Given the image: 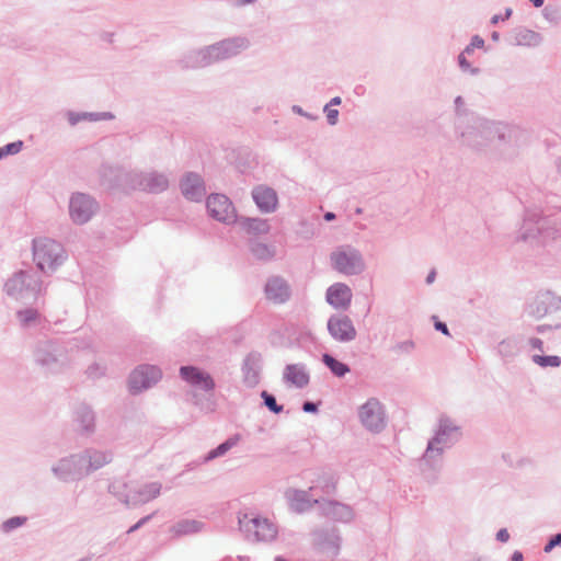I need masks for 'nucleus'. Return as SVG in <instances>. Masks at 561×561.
<instances>
[{
  "label": "nucleus",
  "instance_id": "obj_1",
  "mask_svg": "<svg viewBox=\"0 0 561 561\" xmlns=\"http://www.w3.org/2000/svg\"><path fill=\"white\" fill-rule=\"evenodd\" d=\"M460 144L479 154H491L496 144H511L524 136V131L513 125L485 117H471L466 124L457 125Z\"/></svg>",
  "mask_w": 561,
  "mask_h": 561
},
{
  "label": "nucleus",
  "instance_id": "obj_2",
  "mask_svg": "<svg viewBox=\"0 0 561 561\" xmlns=\"http://www.w3.org/2000/svg\"><path fill=\"white\" fill-rule=\"evenodd\" d=\"M113 175L108 180V187L138 190L149 194H160L169 188L170 180L167 173L157 170L124 171L118 168H104L103 178Z\"/></svg>",
  "mask_w": 561,
  "mask_h": 561
},
{
  "label": "nucleus",
  "instance_id": "obj_3",
  "mask_svg": "<svg viewBox=\"0 0 561 561\" xmlns=\"http://www.w3.org/2000/svg\"><path fill=\"white\" fill-rule=\"evenodd\" d=\"M542 214L543 210L538 207H527L525 209L523 225L518 234L519 240L543 244L559 236L560 228L557 222Z\"/></svg>",
  "mask_w": 561,
  "mask_h": 561
},
{
  "label": "nucleus",
  "instance_id": "obj_4",
  "mask_svg": "<svg viewBox=\"0 0 561 561\" xmlns=\"http://www.w3.org/2000/svg\"><path fill=\"white\" fill-rule=\"evenodd\" d=\"M460 428L448 416H440L435 436L428 442L423 459L431 462L440 457L445 448L451 447L460 437Z\"/></svg>",
  "mask_w": 561,
  "mask_h": 561
},
{
  "label": "nucleus",
  "instance_id": "obj_5",
  "mask_svg": "<svg viewBox=\"0 0 561 561\" xmlns=\"http://www.w3.org/2000/svg\"><path fill=\"white\" fill-rule=\"evenodd\" d=\"M330 263L333 270L346 276L359 275L366 268L363 254L352 245H341L332 251Z\"/></svg>",
  "mask_w": 561,
  "mask_h": 561
},
{
  "label": "nucleus",
  "instance_id": "obj_6",
  "mask_svg": "<svg viewBox=\"0 0 561 561\" xmlns=\"http://www.w3.org/2000/svg\"><path fill=\"white\" fill-rule=\"evenodd\" d=\"M66 259L62 245L48 238L37 240V270L50 274L60 266Z\"/></svg>",
  "mask_w": 561,
  "mask_h": 561
},
{
  "label": "nucleus",
  "instance_id": "obj_7",
  "mask_svg": "<svg viewBox=\"0 0 561 561\" xmlns=\"http://www.w3.org/2000/svg\"><path fill=\"white\" fill-rule=\"evenodd\" d=\"M34 284L33 275L30 272L19 271L5 280L3 290L11 299L26 304L35 298Z\"/></svg>",
  "mask_w": 561,
  "mask_h": 561
},
{
  "label": "nucleus",
  "instance_id": "obj_8",
  "mask_svg": "<svg viewBox=\"0 0 561 561\" xmlns=\"http://www.w3.org/2000/svg\"><path fill=\"white\" fill-rule=\"evenodd\" d=\"M239 526L249 541H271L277 535L276 527L268 519L248 514L239 517Z\"/></svg>",
  "mask_w": 561,
  "mask_h": 561
},
{
  "label": "nucleus",
  "instance_id": "obj_9",
  "mask_svg": "<svg viewBox=\"0 0 561 561\" xmlns=\"http://www.w3.org/2000/svg\"><path fill=\"white\" fill-rule=\"evenodd\" d=\"M362 425L371 433H380L387 425L383 405L377 398H369L358 409Z\"/></svg>",
  "mask_w": 561,
  "mask_h": 561
},
{
  "label": "nucleus",
  "instance_id": "obj_10",
  "mask_svg": "<svg viewBox=\"0 0 561 561\" xmlns=\"http://www.w3.org/2000/svg\"><path fill=\"white\" fill-rule=\"evenodd\" d=\"M99 203L89 194L76 192L69 199V215L77 225H84L98 213Z\"/></svg>",
  "mask_w": 561,
  "mask_h": 561
},
{
  "label": "nucleus",
  "instance_id": "obj_11",
  "mask_svg": "<svg viewBox=\"0 0 561 561\" xmlns=\"http://www.w3.org/2000/svg\"><path fill=\"white\" fill-rule=\"evenodd\" d=\"M51 472L57 479L64 482L79 481L87 477V469L83 467V460L80 454L61 458L51 467Z\"/></svg>",
  "mask_w": 561,
  "mask_h": 561
},
{
  "label": "nucleus",
  "instance_id": "obj_12",
  "mask_svg": "<svg viewBox=\"0 0 561 561\" xmlns=\"http://www.w3.org/2000/svg\"><path fill=\"white\" fill-rule=\"evenodd\" d=\"M162 377L159 367L153 365H139L129 375L128 385L131 393H139L156 385Z\"/></svg>",
  "mask_w": 561,
  "mask_h": 561
},
{
  "label": "nucleus",
  "instance_id": "obj_13",
  "mask_svg": "<svg viewBox=\"0 0 561 561\" xmlns=\"http://www.w3.org/2000/svg\"><path fill=\"white\" fill-rule=\"evenodd\" d=\"M213 62L222 61L239 55L250 46L249 38L234 36L208 45Z\"/></svg>",
  "mask_w": 561,
  "mask_h": 561
},
{
  "label": "nucleus",
  "instance_id": "obj_14",
  "mask_svg": "<svg viewBox=\"0 0 561 561\" xmlns=\"http://www.w3.org/2000/svg\"><path fill=\"white\" fill-rule=\"evenodd\" d=\"M208 214L215 220L230 225L236 222L237 214L232 202L224 194H211L207 197Z\"/></svg>",
  "mask_w": 561,
  "mask_h": 561
},
{
  "label": "nucleus",
  "instance_id": "obj_15",
  "mask_svg": "<svg viewBox=\"0 0 561 561\" xmlns=\"http://www.w3.org/2000/svg\"><path fill=\"white\" fill-rule=\"evenodd\" d=\"M559 310H561V297L549 290L538 293L526 307L527 314L535 319H541Z\"/></svg>",
  "mask_w": 561,
  "mask_h": 561
},
{
  "label": "nucleus",
  "instance_id": "obj_16",
  "mask_svg": "<svg viewBox=\"0 0 561 561\" xmlns=\"http://www.w3.org/2000/svg\"><path fill=\"white\" fill-rule=\"evenodd\" d=\"M313 545L321 552L335 558L341 549L342 538L336 527L320 528L312 531Z\"/></svg>",
  "mask_w": 561,
  "mask_h": 561
},
{
  "label": "nucleus",
  "instance_id": "obj_17",
  "mask_svg": "<svg viewBox=\"0 0 561 561\" xmlns=\"http://www.w3.org/2000/svg\"><path fill=\"white\" fill-rule=\"evenodd\" d=\"M328 331L337 342L347 343L355 340L357 331L346 314H333L328 320Z\"/></svg>",
  "mask_w": 561,
  "mask_h": 561
},
{
  "label": "nucleus",
  "instance_id": "obj_18",
  "mask_svg": "<svg viewBox=\"0 0 561 561\" xmlns=\"http://www.w3.org/2000/svg\"><path fill=\"white\" fill-rule=\"evenodd\" d=\"M323 516L340 523H351L355 517L354 510L344 503L332 500H314Z\"/></svg>",
  "mask_w": 561,
  "mask_h": 561
},
{
  "label": "nucleus",
  "instance_id": "obj_19",
  "mask_svg": "<svg viewBox=\"0 0 561 561\" xmlns=\"http://www.w3.org/2000/svg\"><path fill=\"white\" fill-rule=\"evenodd\" d=\"M179 373L185 382L205 392H211L216 387L214 378L198 367L181 366Z\"/></svg>",
  "mask_w": 561,
  "mask_h": 561
},
{
  "label": "nucleus",
  "instance_id": "obj_20",
  "mask_svg": "<svg viewBox=\"0 0 561 561\" xmlns=\"http://www.w3.org/2000/svg\"><path fill=\"white\" fill-rule=\"evenodd\" d=\"M182 195L192 202H201L206 195L203 178L195 172H186L180 181Z\"/></svg>",
  "mask_w": 561,
  "mask_h": 561
},
{
  "label": "nucleus",
  "instance_id": "obj_21",
  "mask_svg": "<svg viewBox=\"0 0 561 561\" xmlns=\"http://www.w3.org/2000/svg\"><path fill=\"white\" fill-rule=\"evenodd\" d=\"M264 294L267 300L275 305L285 304L291 296L289 284L282 276H271L267 278Z\"/></svg>",
  "mask_w": 561,
  "mask_h": 561
},
{
  "label": "nucleus",
  "instance_id": "obj_22",
  "mask_svg": "<svg viewBox=\"0 0 561 561\" xmlns=\"http://www.w3.org/2000/svg\"><path fill=\"white\" fill-rule=\"evenodd\" d=\"M252 198L261 213L271 214L277 209L278 196L274 188L257 185L252 190Z\"/></svg>",
  "mask_w": 561,
  "mask_h": 561
},
{
  "label": "nucleus",
  "instance_id": "obj_23",
  "mask_svg": "<svg viewBox=\"0 0 561 561\" xmlns=\"http://www.w3.org/2000/svg\"><path fill=\"white\" fill-rule=\"evenodd\" d=\"M352 290L344 283H335L327 289L325 299L337 310H347L352 302Z\"/></svg>",
  "mask_w": 561,
  "mask_h": 561
},
{
  "label": "nucleus",
  "instance_id": "obj_24",
  "mask_svg": "<svg viewBox=\"0 0 561 561\" xmlns=\"http://www.w3.org/2000/svg\"><path fill=\"white\" fill-rule=\"evenodd\" d=\"M262 368V355L259 352H250L242 365L244 383L253 388L260 382V371Z\"/></svg>",
  "mask_w": 561,
  "mask_h": 561
},
{
  "label": "nucleus",
  "instance_id": "obj_25",
  "mask_svg": "<svg viewBox=\"0 0 561 561\" xmlns=\"http://www.w3.org/2000/svg\"><path fill=\"white\" fill-rule=\"evenodd\" d=\"M80 457L83 460V467L87 469V476L110 463L113 459L111 451L93 448H89L80 453Z\"/></svg>",
  "mask_w": 561,
  "mask_h": 561
},
{
  "label": "nucleus",
  "instance_id": "obj_26",
  "mask_svg": "<svg viewBox=\"0 0 561 561\" xmlns=\"http://www.w3.org/2000/svg\"><path fill=\"white\" fill-rule=\"evenodd\" d=\"M283 379L286 383L302 389L310 382V375L305 364H288L283 371Z\"/></svg>",
  "mask_w": 561,
  "mask_h": 561
},
{
  "label": "nucleus",
  "instance_id": "obj_27",
  "mask_svg": "<svg viewBox=\"0 0 561 561\" xmlns=\"http://www.w3.org/2000/svg\"><path fill=\"white\" fill-rule=\"evenodd\" d=\"M180 64L183 69L204 68L214 64L209 46L187 51L180 60Z\"/></svg>",
  "mask_w": 561,
  "mask_h": 561
},
{
  "label": "nucleus",
  "instance_id": "obj_28",
  "mask_svg": "<svg viewBox=\"0 0 561 561\" xmlns=\"http://www.w3.org/2000/svg\"><path fill=\"white\" fill-rule=\"evenodd\" d=\"M161 488L162 485L160 482L147 483L133 495H127L126 497L122 499V502L126 505H138L147 503L160 494Z\"/></svg>",
  "mask_w": 561,
  "mask_h": 561
},
{
  "label": "nucleus",
  "instance_id": "obj_29",
  "mask_svg": "<svg viewBox=\"0 0 561 561\" xmlns=\"http://www.w3.org/2000/svg\"><path fill=\"white\" fill-rule=\"evenodd\" d=\"M75 421L82 433L88 435L94 433L95 415L89 405L81 403L77 407L75 411Z\"/></svg>",
  "mask_w": 561,
  "mask_h": 561
},
{
  "label": "nucleus",
  "instance_id": "obj_30",
  "mask_svg": "<svg viewBox=\"0 0 561 561\" xmlns=\"http://www.w3.org/2000/svg\"><path fill=\"white\" fill-rule=\"evenodd\" d=\"M286 497L289 502L290 508L297 513H302L311 508L314 500H311L309 492L302 490H288Z\"/></svg>",
  "mask_w": 561,
  "mask_h": 561
},
{
  "label": "nucleus",
  "instance_id": "obj_31",
  "mask_svg": "<svg viewBox=\"0 0 561 561\" xmlns=\"http://www.w3.org/2000/svg\"><path fill=\"white\" fill-rule=\"evenodd\" d=\"M68 122L71 126L77 125L80 122H98V121H110L114 118L111 112H68Z\"/></svg>",
  "mask_w": 561,
  "mask_h": 561
},
{
  "label": "nucleus",
  "instance_id": "obj_32",
  "mask_svg": "<svg viewBox=\"0 0 561 561\" xmlns=\"http://www.w3.org/2000/svg\"><path fill=\"white\" fill-rule=\"evenodd\" d=\"M514 43L517 46L536 47L542 43V36L533 30L519 27L514 32Z\"/></svg>",
  "mask_w": 561,
  "mask_h": 561
},
{
  "label": "nucleus",
  "instance_id": "obj_33",
  "mask_svg": "<svg viewBox=\"0 0 561 561\" xmlns=\"http://www.w3.org/2000/svg\"><path fill=\"white\" fill-rule=\"evenodd\" d=\"M242 227L253 234H265L270 231V225L266 219L262 218H241Z\"/></svg>",
  "mask_w": 561,
  "mask_h": 561
},
{
  "label": "nucleus",
  "instance_id": "obj_34",
  "mask_svg": "<svg viewBox=\"0 0 561 561\" xmlns=\"http://www.w3.org/2000/svg\"><path fill=\"white\" fill-rule=\"evenodd\" d=\"M322 362L334 376L340 378L344 377L351 370L348 365L337 360L335 357L328 353L322 355Z\"/></svg>",
  "mask_w": 561,
  "mask_h": 561
},
{
  "label": "nucleus",
  "instance_id": "obj_35",
  "mask_svg": "<svg viewBox=\"0 0 561 561\" xmlns=\"http://www.w3.org/2000/svg\"><path fill=\"white\" fill-rule=\"evenodd\" d=\"M239 440H240L239 435H233V436L229 437L227 440L221 443L215 449L210 450L206 455L205 461L207 462V461L214 460L215 458L226 455V453H228L232 447H234Z\"/></svg>",
  "mask_w": 561,
  "mask_h": 561
},
{
  "label": "nucleus",
  "instance_id": "obj_36",
  "mask_svg": "<svg viewBox=\"0 0 561 561\" xmlns=\"http://www.w3.org/2000/svg\"><path fill=\"white\" fill-rule=\"evenodd\" d=\"M201 528H202L201 522H197L194 519H183V520L178 522L175 525H173L172 531L176 536H183V535L197 533L201 530Z\"/></svg>",
  "mask_w": 561,
  "mask_h": 561
},
{
  "label": "nucleus",
  "instance_id": "obj_37",
  "mask_svg": "<svg viewBox=\"0 0 561 561\" xmlns=\"http://www.w3.org/2000/svg\"><path fill=\"white\" fill-rule=\"evenodd\" d=\"M250 250L253 256L261 261H270L275 256L276 253L274 247L267 245L262 242H252Z\"/></svg>",
  "mask_w": 561,
  "mask_h": 561
},
{
  "label": "nucleus",
  "instance_id": "obj_38",
  "mask_svg": "<svg viewBox=\"0 0 561 561\" xmlns=\"http://www.w3.org/2000/svg\"><path fill=\"white\" fill-rule=\"evenodd\" d=\"M499 354L504 358L514 357L518 353V342L515 337H507L497 345Z\"/></svg>",
  "mask_w": 561,
  "mask_h": 561
},
{
  "label": "nucleus",
  "instance_id": "obj_39",
  "mask_svg": "<svg viewBox=\"0 0 561 561\" xmlns=\"http://www.w3.org/2000/svg\"><path fill=\"white\" fill-rule=\"evenodd\" d=\"M27 520H28V517H26V516L10 517L1 523L0 530L4 535H10L13 531H15L16 529L24 526L27 523Z\"/></svg>",
  "mask_w": 561,
  "mask_h": 561
},
{
  "label": "nucleus",
  "instance_id": "obj_40",
  "mask_svg": "<svg viewBox=\"0 0 561 561\" xmlns=\"http://www.w3.org/2000/svg\"><path fill=\"white\" fill-rule=\"evenodd\" d=\"M261 398L263 399L264 405L273 413L278 414L284 410V407L282 404H278L276 402V398L267 392L266 390H263L261 392Z\"/></svg>",
  "mask_w": 561,
  "mask_h": 561
},
{
  "label": "nucleus",
  "instance_id": "obj_41",
  "mask_svg": "<svg viewBox=\"0 0 561 561\" xmlns=\"http://www.w3.org/2000/svg\"><path fill=\"white\" fill-rule=\"evenodd\" d=\"M16 317L23 329L30 328L35 323V310L33 309L20 310L18 311Z\"/></svg>",
  "mask_w": 561,
  "mask_h": 561
},
{
  "label": "nucleus",
  "instance_id": "obj_42",
  "mask_svg": "<svg viewBox=\"0 0 561 561\" xmlns=\"http://www.w3.org/2000/svg\"><path fill=\"white\" fill-rule=\"evenodd\" d=\"M24 142L22 140H16L0 147V160L7 158L8 156L18 154L22 150Z\"/></svg>",
  "mask_w": 561,
  "mask_h": 561
},
{
  "label": "nucleus",
  "instance_id": "obj_43",
  "mask_svg": "<svg viewBox=\"0 0 561 561\" xmlns=\"http://www.w3.org/2000/svg\"><path fill=\"white\" fill-rule=\"evenodd\" d=\"M533 362L541 367H558L561 364L559 356L534 355Z\"/></svg>",
  "mask_w": 561,
  "mask_h": 561
},
{
  "label": "nucleus",
  "instance_id": "obj_44",
  "mask_svg": "<svg viewBox=\"0 0 561 561\" xmlns=\"http://www.w3.org/2000/svg\"><path fill=\"white\" fill-rule=\"evenodd\" d=\"M415 347V344L412 340H407L397 343L391 350L394 354H410Z\"/></svg>",
  "mask_w": 561,
  "mask_h": 561
},
{
  "label": "nucleus",
  "instance_id": "obj_45",
  "mask_svg": "<svg viewBox=\"0 0 561 561\" xmlns=\"http://www.w3.org/2000/svg\"><path fill=\"white\" fill-rule=\"evenodd\" d=\"M126 488V484L121 481H115L108 485V491L122 502V499L126 497L128 494L123 493V489Z\"/></svg>",
  "mask_w": 561,
  "mask_h": 561
},
{
  "label": "nucleus",
  "instance_id": "obj_46",
  "mask_svg": "<svg viewBox=\"0 0 561 561\" xmlns=\"http://www.w3.org/2000/svg\"><path fill=\"white\" fill-rule=\"evenodd\" d=\"M458 64H459V67L460 69L463 71V72H470L471 75H478L479 73V69L478 68H473L471 67L470 62L467 60V58L463 56V53H461L459 56H458Z\"/></svg>",
  "mask_w": 561,
  "mask_h": 561
},
{
  "label": "nucleus",
  "instance_id": "obj_47",
  "mask_svg": "<svg viewBox=\"0 0 561 561\" xmlns=\"http://www.w3.org/2000/svg\"><path fill=\"white\" fill-rule=\"evenodd\" d=\"M323 112L327 115L328 124L331 126L336 125L337 117H339V111L335 108L330 107V104H325Z\"/></svg>",
  "mask_w": 561,
  "mask_h": 561
},
{
  "label": "nucleus",
  "instance_id": "obj_48",
  "mask_svg": "<svg viewBox=\"0 0 561 561\" xmlns=\"http://www.w3.org/2000/svg\"><path fill=\"white\" fill-rule=\"evenodd\" d=\"M561 545V533L552 536L548 543L545 546L543 551L550 552L554 547Z\"/></svg>",
  "mask_w": 561,
  "mask_h": 561
},
{
  "label": "nucleus",
  "instance_id": "obj_49",
  "mask_svg": "<svg viewBox=\"0 0 561 561\" xmlns=\"http://www.w3.org/2000/svg\"><path fill=\"white\" fill-rule=\"evenodd\" d=\"M152 518V515H147L142 518H140L135 525H133L128 530L127 534L135 533L140 527H142L145 524H147Z\"/></svg>",
  "mask_w": 561,
  "mask_h": 561
},
{
  "label": "nucleus",
  "instance_id": "obj_50",
  "mask_svg": "<svg viewBox=\"0 0 561 561\" xmlns=\"http://www.w3.org/2000/svg\"><path fill=\"white\" fill-rule=\"evenodd\" d=\"M455 107H456V114L458 116H461L466 113L465 110V100L461 96H457L455 99Z\"/></svg>",
  "mask_w": 561,
  "mask_h": 561
},
{
  "label": "nucleus",
  "instance_id": "obj_51",
  "mask_svg": "<svg viewBox=\"0 0 561 561\" xmlns=\"http://www.w3.org/2000/svg\"><path fill=\"white\" fill-rule=\"evenodd\" d=\"M302 411L306 413H316L318 412V403L312 401H305L302 403Z\"/></svg>",
  "mask_w": 561,
  "mask_h": 561
},
{
  "label": "nucleus",
  "instance_id": "obj_52",
  "mask_svg": "<svg viewBox=\"0 0 561 561\" xmlns=\"http://www.w3.org/2000/svg\"><path fill=\"white\" fill-rule=\"evenodd\" d=\"M528 344L531 348L543 351V342L539 337H530Z\"/></svg>",
  "mask_w": 561,
  "mask_h": 561
},
{
  "label": "nucleus",
  "instance_id": "obj_53",
  "mask_svg": "<svg viewBox=\"0 0 561 561\" xmlns=\"http://www.w3.org/2000/svg\"><path fill=\"white\" fill-rule=\"evenodd\" d=\"M470 45L473 48H482L484 46V39L482 37H480L479 35H474L471 38Z\"/></svg>",
  "mask_w": 561,
  "mask_h": 561
},
{
  "label": "nucleus",
  "instance_id": "obj_54",
  "mask_svg": "<svg viewBox=\"0 0 561 561\" xmlns=\"http://www.w3.org/2000/svg\"><path fill=\"white\" fill-rule=\"evenodd\" d=\"M496 539L501 542H506L510 539V534L506 528H502L496 534Z\"/></svg>",
  "mask_w": 561,
  "mask_h": 561
},
{
  "label": "nucleus",
  "instance_id": "obj_55",
  "mask_svg": "<svg viewBox=\"0 0 561 561\" xmlns=\"http://www.w3.org/2000/svg\"><path fill=\"white\" fill-rule=\"evenodd\" d=\"M435 329L445 335H449L448 327L445 322L436 321L434 324Z\"/></svg>",
  "mask_w": 561,
  "mask_h": 561
},
{
  "label": "nucleus",
  "instance_id": "obj_56",
  "mask_svg": "<svg viewBox=\"0 0 561 561\" xmlns=\"http://www.w3.org/2000/svg\"><path fill=\"white\" fill-rule=\"evenodd\" d=\"M56 358L54 356H46V357H41L39 356V353L37 352V362H41L42 365H49L51 362H55Z\"/></svg>",
  "mask_w": 561,
  "mask_h": 561
},
{
  "label": "nucleus",
  "instance_id": "obj_57",
  "mask_svg": "<svg viewBox=\"0 0 561 561\" xmlns=\"http://www.w3.org/2000/svg\"><path fill=\"white\" fill-rule=\"evenodd\" d=\"M335 490V483L333 481H328L323 486V492L327 494L333 493Z\"/></svg>",
  "mask_w": 561,
  "mask_h": 561
},
{
  "label": "nucleus",
  "instance_id": "obj_58",
  "mask_svg": "<svg viewBox=\"0 0 561 561\" xmlns=\"http://www.w3.org/2000/svg\"><path fill=\"white\" fill-rule=\"evenodd\" d=\"M99 369H100L99 365L93 364V365H91V366L88 368L87 373H88V375H89L90 377H96V370H99Z\"/></svg>",
  "mask_w": 561,
  "mask_h": 561
},
{
  "label": "nucleus",
  "instance_id": "obj_59",
  "mask_svg": "<svg viewBox=\"0 0 561 561\" xmlns=\"http://www.w3.org/2000/svg\"><path fill=\"white\" fill-rule=\"evenodd\" d=\"M550 330H552V327H551V325H548V324H541V325H538V327L536 328V331H537L538 333H545L546 331H550Z\"/></svg>",
  "mask_w": 561,
  "mask_h": 561
},
{
  "label": "nucleus",
  "instance_id": "obj_60",
  "mask_svg": "<svg viewBox=\"0 0 561 561\" xmlns=\"http://www.w3.org/2000/svg\"><path fill=\"white\" fill-rule=\"evenodd\" d=\"M523 559L524 557L520 551H514L511 558L512 561H523Z\"/></svg>",
  "mask_w": 561,
  "mask_h": 561
},
{
  "label": "nucleus",
  "instance_id": "obj_61",
  "mask_svg": "<svg viewBox=\"0 0 561 561\" xmlns=\"http://www.w3.org/2000/svg\"><path fill=\"white\" fill-rule=\"evenodd\" d=\"M436 272L435 270H432L428 275L426 276V284H432L435 280Z\"/></svg>",
  "mask_w": 561,
  "mask_h": 561
},
{
  "label": "nucleus",
  "instance_id": "obj_62",
  "mask_svg": "<svg viewBox=\"0 0 561 561\" xmlns=\"http://www.w3.org/2000/svg\"><path fill=\"white\" fill-rule=\"evenodd\" d=\"M256 0H234L237 7H242L249 3H254Z\"/></svg>",
  "mask_w": 561,
  "mask_h": 561
},
{
  "label": "nucleus",
  "instance_id": "obj_63",
  "mask_svg": "<svg viewBox=\"0 0 561 561\" xmlns=\"http://www.w3.org/2000/svg\"><path fill=\"white\" fill-rule=\"evenodd\" d=\"M341 102H342V100L340 96H334L333 99H331V101L328 104H330V107H331V106L340 105Z\"/></svg>",
  "mask_w": 561,
  "mask_h": 561
},
{
  "label": "nucleus",
  "instance_id": "obj_64",
  "mask_svg": "<svg viewBox=\"0 0 561 561\" xmlns=\"http://www.w3.org/2000/svg\"><path fill=\"white\" fill-rule=\"evenodd\" d=\"M554 165H556L557 172L561 175V156L556 159Z\"/></svg>",
  "mask_w": 561,
  "mask_h": 561
}]
</instances>
